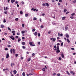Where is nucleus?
<instances>
[{
	"label": "nucleus",
	"instance_id": "obj_1",
	"mask_svg": "<svg viewBox=\"0 0 76 76\" xmlns=\"http://www.w3.org/2000/svg\"><path fill=\"white\" fill-rule=\"evenodd\" d=\"M12 51L14 54H15V50L14 49H13L12 50V49H10V52L11 54H12V53H13V52H12Z\"/></svg>",
	"mask_w": 76,
	"mask_h": 76
},
{
	"label": "nucleus",
	"instance_id": "obj_2",
	"mask_svg": "<svg viewBox=\"0 0 76 76\" xmlns=\"http://www.w3.org/2000/svg\"><path fill=\"white\" fill-rule=\"evenodd\" d=\"M61 55L62 58H64V53L63 52H61Z\"/></svg>",
	"mask_w": 76,
	"mask_h": 76
},
{
	"label": "nucleus",
	"instance_id": "obj_3",
	"mask_svg": "<svg viewBox=\"0 0 76 76\" xmlns=\"http://www.w3.org/2000/svg\"><path fill=\"white\" fill-rule=\"evenodd\" d=\"M9 37L12 39V40H15V38L12 35L11 36H10Z\"/></svg>",
	"mask_w": 76,
	"mask_h": 76
},
{
	"label": "nucleus",
	"instance_id": "obj_4",
	"mask_svg": "<svg viewBox=\"0 0 76 76\" xmlns=\"http://www.w3.org/2000/svg\"><path fill=\"white\" fill-rule=\"evenodd\" d=\"M9 57V53H7L6 55V58H8Z\"/></svg>",
	"mask_w": 76,
	"mask_h": 76
},
{
	"label": "nucleus",
	"instance_id": "obj_5",
	"mask_svg": "<svg viewBox=\"0 0 76 76\" xmlns=\"http://www.w3.org/2000/svg\"><path fill=\"white\" fill-rule=\"evenodd\" d=\"M65 35L66 38H69V35L67 34H66Z\"/></svg>",
	"mask_w": 76,
	"mask_h": 76
},
{
	"label": "nucleus",
	"instance_id": "obj_6",
	"mask_svg": "<svg viewBox=\"0 0 76 76\" xmlns=\"http://www.w3.org/2000/svg\"><path fill=\"white\" fill-rule=\"evenodd\" d=\"M56 52L57 53H60V51L59 50V49H57Z\"/></svg>",
	"mask_w": 76,
	"mask_h": 76
},
{
	"label": "nucleus",
	"instance_id": "obj_7",
	"mask_svg": "<svg viewBox=\"0 0 76 76\" xmlns=\"http://www.w3.org/2000/svg\"><path fill=\"white\" fill-rule=\"evenodd\" d=\"M33 43V42H29V44L31 46H32L33 44L32 43Z\"/></svg>",
	"mask_w": 76,
	"mask_h": 76
},
{
	"label": "nucleus",
	"instance_id": "obj_8",
	"mask_svg": "<svg viewBox=\"0 0 76 76\" xmlns=\"http://www.w3.org/2000/svg\"><path fill=\"white\" fill-rule=\"evenodd\" d=\"M14 73V74H16V73H17V71L16 70H14L13 71Z\"/></svg>",
	"mask_w": 76,
	"mask_h": 76
},
{
	"label": "nucleus",
	"instance_id": "obj_9",
	"mask_svg": "<svg viewBox=\"0 0 76 76\" xmlns=\"http://www.w3.org/2000/svg\"><path fill=\"white\" fill-rule=\"evenodd\" d=\"M45 4H46V6H47V7H48V6H49V4H48V3H46Z\"/></svg>",
	"mask_w": 76,
	"mask_h": 76
},
{
	"label": "nucleus",
	"instance_id": "obj_10",
	"mask_svg": "<svg viewBox=\"0 0 76 76\" xmlns=\"http://www.w3.org/2000/svg\"><path fill=\"white\" fill-rule=\"evenodd\" d=\"M34 35H35V36H37V35H38V33H37V32H35L34 33Z\"/></svg>",
	"mask_w": 76,
	"mask_h": 76
},
{
	"label": "nucleus",
	"instance_id": "obj_11",
	"mask_svg": "<svg viewBox=\"0 0 76 76\" xmlns=\"http://www.w3.org/2000/svg\"><path fill=\"white\" fill-rule=\"evenodd\" d=\"M15 0H11V3H14V2H15Z\"/></svg>",
	"mask_w": 76,
	"mask_h": 76
},
{
	"label": "nucleus",
	"instance_id": "obj_12",
	"mask_svg": "<svg viewBox=\"0 0 76 76\" xmlns=\"http://www.w3.org/2000/svg\"><path fill=\"white\" fill-rule=\"evenodd\" d=\"M1 26L2 28H3L4 27V26L3 25H1Z\"/></svg>",
	"mask_w": 76,
	"mask_h": 76
},
{
	"label": "nucleus",
	"instance_id": "obj_13",
	"mask_svg": "<svg viewBox=\"0 0 76 76\" xmlns=\"http://www.w3.org/2000/svg\"><path fill=\"white\" fill-rule=\"evenodd\" d=\"M25 31H21V33L22 34H24V33H25Z\"/></svg>",
	"mask_w": 76,
	"mask_h": 76
},
{
	"label": "nucleus",
	"instance_id": "obj_14",
	"mask_svg": "<svg viewBox=\"0 0 76 76\" xmlns=\"http://www.w3.org/2000/svg\"><path fill=\"white\" fill-rule=\"evenodd\" d=\"M27 60L28 61H30L31 60V58H28Z\"/></svg>",
	"mask_w": 76,
	"mask_h": 76
},
{
	"label": "nucleus",
	"instance_id": "obj_15",
	"mask_svg": "<svg viewBox=\"0 0 76 76\" xmlns=\"http://www.w3.org/2000/svg\"><path fill=\"white\" fill-rule=\"evenodd\" d=\"M66 12H67V10L66 9H64V13H66Z\"/></svg>",
	"mask_w": 76,
	"mask_h": 76
},
{
	"label": "nucleus",
	"instance_id": "obj_16",
	"mask_svg": "<svg viewBox=\"0 0 76 76\" xmlns=\"http://www.w3.org/2000/svg\"><path fill=\"white\" fill-rule=\"evenodd\" d=\"M22 75L23 76H25V73L24 72H23Z\"/></svg>",
	"mask_w": 76,
	"mask_h": 76
},
{
	"label": "nucleus",
	"instance_id": "obj_17",
	"mask_svg": "<svg viewBox=\"0 0 76 76\" xmlns=\"http://www.w3.org/2000/svg\"><path fill=\"white\" fill-rule=\"evenodd\" d=\"M15 32H16V31H12V34H13L14 33H15Z\"/></svg>",
	"mask_w": 76,
	"mask_h": 76
},
{
	"label": "nucleus",
	"instance_id": "obj_18",
	"mask_svg": "<svg viewBox=\"0 0 76 76\" xmlns=\"http://www.w3.org/2000/svg\"><path fill=\"white\" fill-rule=\"evenodd\" d=\"M21 40V39H20V38H19L18 39V42H19V41H20Z\"/></svg>",
	"mask_w": 76,
	"mask_h": 76
},
{
	"label": "nucleus",
	"instance_id": "obj_19",
	"mask_svg": "<svg viewBox=\"0 0 76 76\" xmlns=\"http://www.w3.org/2000/svg\"><path fill=\"white\" fill-rule=\"evenodd\" d=\"M65 18H66V17H63L62 18V20H64L65 19Z\"/></svg>",
	"mask_w": 76,
	"mask_h": 76
},
{
	"label": "nucleus",
	"instance_id": "obj_20",
	"mask_svg": "<svg viewBox=\"0 0 76 76\" xmlns=\"http://www.w3.org/2000/svg\"><path fill=\"white\" fill-rule=\"evenodd\" d=\"M20 13L21 15H22L23 14V12H22V11H21L20 12Z\"/></svg>",
	"mask_w": 76,
	"mask_h": 76
},
{
	"label": "nucleus",
	"instance_id": "obj_21",
	"mask_svg": "<svg viewBox=\"0 0 76 76\" xmlns=\"http://www.w3.org/2000/svg\"><path fill=\"white\" fill-rule=\"evenodd\" d=\"M56 48L57 50H59V46H57L56 47Z\"/></svg>",
	"mask_w": 76,
	"mask_h": 76
},
{
	"label": "nucleus",
	"instance_id": "obj_22",
	"mask_svg": "<svg viewBox=\"0 0 76 76\" xmlns=\"http://www.w3.org/2000/svg\"><path fill=\"white\" fill-rule=\"evenodd\" d=\"M67 41L68 42V43H69L70 42V40L68 39H67Z\"/></svg>",
	"mask_w": 76,
	"mask_h": 76
},
{
	"label": "nucleus",
	"instance_id": "obj_23",
	"mask_svg": "<svg viewBox=\"0 0 76 76\" xmlns=\"http://www.w3.org/2000/svg\"><path fill=\"white\" fill-rule=\"evenodd\" d=\"M28 15V14H25V16L26 17H27Z\"/></svg>",
	"mask_w": 76,
	"mask_h": 76
},
{
	"label": "nucleus",
	"instance_id": "obj_24",
	"mask_svg": "<svg viewBox=\"0 0 76 76\" xmlns=\"http://www.w3.org/2000/svg\"><path fill=\"white\" fill-rule=\"evenodd\" d=\"M65 28L66 29H68V27H67V26H65Z\"/></svg>",
	"mask_w": 76,
	"mask_h": 76
},
{
	"label": "nucleus",
	"instance_id": "obj_25",
	"mask_svg": "<svg viewBox=\"0 0 76 76\" xmlns=\"http://www.w3.org/2000/svg\"><path fill=\"white\" fill-rule=\"evenodd\" d=\"M22 48L23 49H25V48H26V47L24 46H22Z\"/></svg>",
	"mask_w": 76,
	"mask_h": 76
},
{
	"label": "nucleus",
	"instance_id": "obj_26",
	"mask_svg": "<svg viewBox=\"0 0 76 76\" xmlns=\"http://www.w3.org/2000/svg\"><path fill=\"white\" fill-rule=\"evenodd\" d=\"M53 41H56V38H53Z\"/></svg>",
	"mask_w": 76,
	"mask_h": 76
},
{
	"label": "nucleus",
	"instance_id": "obj_27",
	"mask_svg": "<svg viewBox=\"0 0 76 76\" xmlns=\"http://www.w3.org/2000/svg\"><path fill=\"white\" fill-rule=\"evenodd\" d=\"M15 20L16 21H18V20H19V18H15Z\"/></svg>",
	"mask_w": 76,
	"mask_h": 76
},
{
	"label": "nucleus",
	"instance_id": "obj_28",
	"mask_svg": "<svg viewBox=\"0 0 76 76\" xmlns=\"http://www.w3.org/2000/svg\"><path fill=\"white\" fill-rule=\"evenodd\" d=\"M66 73L67 75H70V73H69V72L68 71H66Z\"/></svg>",
	"mask_w": 76,
	"mask_h": 76
},
{
	"label": "nucleus",
	"instance_id": "obj_29",
	"mask_svg": "<svg viewBox=\"0 0 76 76\" xmlns=\"http://www.w3.org/2000/svg\"><path fill=\"white\" fill-rule=\"evenodd\" d=\"M63 42H61V47H63Z\"/></svg>",
	"mask_w": 76,
	"mask_h": 76
},
{
	"label": "nucleus",
	"instance_id": "obj_30",
	"mask_svg": "<svg viewBox=\"0 0 76 76\" xmlns=\"http://www.w3.org/2000/svg\"><path fill=\"white\" fill-rule=\"evenodd\" d=\"M22 45H25V42H23L22 43Z\"/></svg>",
	"mask_w": 76,
	"mask_h": 76
},
{
	"label": "nucleus",
	"instance_id": "obj_31",
	"mask_svg": "<svg viewBox=\"0 0 76 76\" xmlns=\"http://www.w3.org/2000/svg\"><path fill=\"white\" fill-rule=\"evenodd\" d=\"M3 22L4 23H5V22H6V19H4Z\"/></svg>",
	"mask_w": 76,
	"mask_h": 76
},
{
	"label": "nucleus",
	"instance_id": "obj_32",
	"mask_svg": "<svg viewBox=\"0 0 76 76\" xmlns=\"http://www.w3.org/2000/svg\"><path fill=\"white\" fill-rule=\"evenodd\" d=\"M75 15V13H73L71 14V16H74Z\"/></svg>",
	"mask_w": 76,
	"mask_h": 76
},
{
	"label": "nucleus",
	"instance_id": "obj_33",
	"mask_svg": "<svg viewBox=\"0 0 76 76\" xmlns=\"http://www.w3.org/2000/svg\"><path fill=\"white\" fill-rule=\"evenodd\" d=\"M72 3H76V0L73 1Z\"/></svg>",
	"mask_w": 76,
	"mask_h": 76
},
{
	"label": "nucleus",
	"instance_id": "obj_34",
	"mask_svg": "<svg viewBox=\"0 0 76 76\" xmlns=\"http://www.w3.org/2000/svg\"><path fill=\"white\" fill-rule=\"evenodd\" d=\"M42 6H45V4L43 3L42 4Z\"/></svg>",
	"mask_w": 76,
	"mask_h": 76
},
{
	"label": "nucleus",
	"instance_id": "obj_35",
	"mask_svg": "<svg viewBox=\"0 0 76 76\" xmlns=\"http://www.w3.org/2000/svg\"><path fill=\"white\" fill-rule=\"evenodd\" d=\"M22 27H23V28H24V26H25V24H23L22 25Z\"/></svg>",
	"mask_w": 76,
	"mask_h": 76
},
{
	"label": "nucleus",
	"instance_id": "obj_36",
	"mask_svg": "<svg viewBox=\"0 0 76 76\" xmlns=\"http://www.w3.org/2000/svg\"><path fill=\"white\" fill-rule=\"evenodd\" d=\"M40 35H41V34H40V33H39L38 34V37H40Z\"/></svg>",
	"mask_w": 76,
	"mask_h": 76
},
{
	"label": "nucleus",
	"instance_id": "obj_37",
	"mask_svg": "<svg viewBox=\"0 0 76 76\" xmlns=\"http://www.w3.org/2000/svg\"><path fill=\"white\" fill-rule=\"evenodd\" d=\"M52 24L53 25H56V23H55L53 22L52 23Z\"/></svg>",
	"mask_w": 76,
	"mask_h": 76
},
{
	"label": "nucleus",
	"instance_id": "obj_38",
	"mask_svg": "<svg viewBox=\"0 0 76 76\" xmlns=\"http://www.w3.org/2000/svg\"><path fill=\"white\" fill-rule=\"evenodd\" d=\"M17 34L18 35H20V33H17Z\"/></svg>",
	"mask_w": 76,
	"mask_h": 76
},
{
	"label": "nucleus",
	"instance_id": "obj_39",
	"mask_svg": "<svg viewBox=\"0 0 76 76\" xmlns=\"http://www.w3.org/2000/svg\"><path fill=\"white\" fill-rule=\"evenodd\" d=\"M8 29L9 30V31H11V29L9 27H8Z\"/></svg>",
	"mask_w": 76,
	"mask_h": 76
},
{
	"label": "nucleus",
	"instance_id": "obj_40",
	"mask_svg": "<svg viewBox=\"0 0 76 76\" xmlns=\"http://www.w3.org/2000/svg\"><path fill=\"white\" fill-rule=\"evenodd\" d=\"M33 20H37V18L34 17V18H33Z\"/></svg>",
	"mask_w": 76,
	"mask_h": 76
},
{
	"label": "nucleus",
	"instance_id": "obj_41",
	"mask_svg": "<svg viewBox=\"0 0 76 76\" xmlns=\"http://www.w3.org/2000/svg\"><path fill=\"white\" fill-rule=\"evenodd\" d=\"M59 2H60V3H61V2H62V0H59Z\"/></svg>",
	"mask_w": 76,
	"mask_h": 76
},
{
	"label": "nucleus",
	"instance_id": "obj_42",
	"mask_svg": "<svg viewBox=\"0 0 76 76\" xmlns=\"http://www.w3.org/2000/svg\"><path fill=\"white\" fill-rule=\"evenodd\" d=\"M70 18H71V19H73V18H74V17H73V16H71L70 17Z\"/></svg>",
	"mask_w": 76,
	"mask_h": 76
},
{
	"label": "nucleus",
	"instance_id": "obj_43",
	"mask_svg": "<svg viewBox=\"0 0 76 76\" xmlns=\"http://www.w3.org/2000/svg\"><path fill=\"white\" fill-rule=\"evenodd\" d=\"M7 47H11V46L10 45H7Z\"/></svg>",
	"mask_w": 76,
	"mask_h": 76
},
{
	"label": "nucleus",
	"instance_id": "obj_44",
	"mask_svg": "<svg viewBox=\"0 0 76 76\" xmlns=\"http://www.w3.org/2000/svg\"><path fill=\"white\" fill-rule=\"evenodd\" d=\"M18 56H19V55L18 54H15L16 57H18Z\"/></svg>",
	"mask_w": 76,
	"mask_h": 76
},
{
	"label": "nucleus",
	"instance_id": "obj_45",
	"mask_svg": "<svg viewBox=\"0 0 76 76\" xmlns=\"http://www.w3.org/2000/svg\"><path fill=\"white\" fill-rule=\"evenodd\" d=\"M4 13L5 14H7V11L4 12Z\"/></svg>",
	"mask_w": 76,
	"mask_h": 76
},
{
	"label": "nucleus",
	"instance_id": "obj_46",
	"mask_svg": "<svg viewBox=\"0 0 76 76\" xmlns=\"http://www.w3.org/2000/svg\"><path fill=\"white\" fill-rule=\"evenodd\" d=\"M58 60H61V57H59V59H58Z\"/></svg>",
	"mask_w": 76,
	"mask_h": 76
},
{
	"label": "nucleus",
	"instance_id": "obj_47",
	"mask_svg": "<svg viewBox=\"0 0 76 76\" xmlns=\"http://www.w3.org/2000/svg\"><path fill=\"white\" fill-rule=\"evenodd\" d=\"M42 70H43V71H45V68H43L42 69Z\"/></svg>",
	"mask_w": 76,
	"mask_h": 76
},
{
	"label": "nucleus",
	"instance_id": "obj_48",
	"mask_svg": "<svg viewBox=\"0 0 76 76\" xmlns=\"http://www.w3.org/2000/svg\"><path fill=\"white\" fill-rule=\"evenodd\" d=\"M21 3L23 4H25V3L23 1Z\"/></svg>",
	"mask_w": 76,
	"mask_h": 76
},
{
	"label": "nucleus",
	"instance_id": "obj_49",
	"mask_svg": "<svg viewBox=\"0 0 76 76\" xmlns=\"http://www.w3.org/2000/svg\"><path fill=\"white\" fill-rule=\"evenodd\" d=\"M15 4H18V1H16L15 2Z\"/></svg>",
	"mask_w": 76,
	"mask_h": 76
},
{
	"label": "nucleus",
	"instance_id": "obj_50",
	"mask_svg": "<svg viewBox=\"0 0 76 76\" xmlns=\"http://www.w3.org/2000/svg\"><path fill=\"white\" fill-rule=\"evenodd\" d=\"M15 38H19V37L18 36H15Z\"/></svg>",
	"mask_w": 76,
	"mask_h": 76
},
{
	"label": "nucleus",
	"instance_id": "obj_51",
	"mask_svg": "<svg viewBox=\"0 0 76 76\" xmlns=\"http://www.w3.org/2000/svg\"><path fill=\"white\" fill-rule=\"evenodd\" d=\"M56 45H57V46L60 45V43H58L56 44Z\"/></svg>",
	"mask_w": 76,
	"mask_h": 76
},
{
	"label": "nucleus",
	"instance_id": "obj_52",
	"mask_svg": "<svg viewBox=\"0 0 76 76\" xmlns=\"http://www.w3.org/2000/svg\"><path fill=\"white\" fill-rule=\"evenodd\" d=\"M71 49L72 50H75V48H71Z\"/></svg>",
	"mask_w": 76,
	"mask_h": 76
},
{
	"label": "nucleus",
	"instance_id": "obj_53",
	"mask_svg": "<svg viewBox=\"0 0 76 76\" xmlns=\"http://www.w3.org/2000/svg\"><path fill=\"white\" fill-rule=\"evenodd\" d=\"M57 76H60V74H58L57 75Z\"/></svg>",
	"mask_w": 76,
	"mask_h": 76
},
{
	"label": "nucleus",
	"instance_id": "obj_54",
	"mask_svg": "<svg viewBox=\"0 0 76 76\" xmlns=\"http://www.w3.org/2000/svg\"><path fill=\"white\" fill-rule=\"evenodd\" d=\"M35 31V29L34 28V29H33L32 30V31H33V32H34V31Z\"/></svg>",
	"mask_w": 76,
	"mask_h": 76
},
{
	"label": "nucleus",
	"instance_id": "obj_55",
	"mask_svg": "<svg viewBox=\"0 0 76 76\" xmlns=\"http://www.w3.org/2000/svg\"><path fill=\"white\" fill-rule=\"evenodd\" d=\"M5 50H8V48H5Z\"/></svg>",
	"mask_w": 76,
	"mask_h": 76
},
{
	"label": "nucleus",
	"instance_id": "obj_56",
	"mask_svg": "<svg viewBox=\"0 0 76 76\" xmlns=\"http://www.w3.org/2000/svg\"><path fill=\"white\" fill-rule=\"evenodd\" d=\"M22 39H25V37H22Z\"/></svg>",
	"mask_w": 76,
	"mask_h": 76
},
{
	"label": "nucleus",
	"instance_id": "obj_57",
	"mask_svg": "<svg viewBox=\"0 0 76 76\" xmlns=\"http://www.w3.org/2000/svg\"><path fill=\"white\" fill-rule=\"evenodd\" d=\"M61 37H62V36H63V34L61 33L60 34V35Z\"/></svg>",
	"mask_w": 76,
	"mask_h": 76
},
{
	"label": "nucleus",
	"instance_id": "obj_58",
	"mask_svg": "<svg viewBox=\"0 0 76 76\" xmlns=\"http://www.w3.org/2000/svg\"><path fill=\"white\" fill-rule=\"evenodd\" d=\"M17 6L18 7H19V4H17Z\"/></svg>",
	"mask_w": 76,
	"mask_h": 76
},
{
	"label": "nucleus",
	"instance_id": "obj_59",
	"mask_svg": "<svg viewBox=\"0 0 76 76\" xmlns=\"http://www.w3.org/2000/svg\"><path fill=\"white\" fill-rule=\"evenodd\" d=\"M40 28H43V26H40Z\"/></svg>",
	"mask_w": 76,
	"mask_h": 76
},
{
	"label": "nucleus",
	"instance_id": "obj_60",
	"mask_svg": "<svg viewBox=\"0 0 76 76\" xmlns=\"http://www.w3.org/2000/svg\"><path fill=\"white\" fill-rule=\"evenodd\" d=\"M54 48H56V45H55L54 47Z\"/></svg>",
	"mask_w": 76,
	"mask_h": 76
},
{
	"label": "nucleus",
	"instance_id": "obj_61",
	"mask_svg": "<svg viewBox=\"0 0 76 76\" xmlns=\"http://www.w3.org/2000/svg\"><path fill=\"white\" fill-rule=\"evenodd\" d=\"M56 75V73H54L53 74V76H55V75Z\"/></svg>",
	"mask_w": 76,
	"mask_h": 76
},
{
	"label": "nucleus",
	"instance_id": "obj_62",
	"mask_svg": "<svg viewBox=\"0 0 76 76\" xmlns=\"http://www.w3.org/2000/svg\"><path fill=\"white\" fill-rule=\"evenodd\" d=\"M32 55L33 56H35V53H33V54H32Z\"/></svg>",
	"mask_w": 76,
	"mask_h": 76
},
{
	"label": "nucleus",
	"instance_id": "obj_63",
	"mask_svg": "<svg viewBox=\"0 0 76 76\" xmlns=\"http://www.w3.org/2000/svg\"><path fill=\"white\" fill-rule=\"evenodd\" d=\"M45 14H42V16H44V15H45Z\"/></svg>",
	"mask_w": 76,
	"mask_h": 76
},
{
	"label": "nucleus",
	"instance_id": "obj_64",
	"mask_svg": "<svg viewBox=\"0 0 76 76\" xmlns=\"http://www.w3.org/2000/svg\"><path fill=\"white\" fill-rule=\"evenodd\" d=\"M58 6H60V3H58Z\"/></svg>",
	"mask_w": 76,
	"mask_h": 76
}]
</instances>
